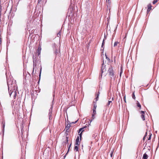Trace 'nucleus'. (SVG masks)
<instances>
[{"mask_svg":"<svg viewBox=\"0 0 159 159\" xmlns=\"http://www.w3.org/2000/svg\"><path fill=\"white\" fill-rule=\"evenodd\" d=\"M108 73L111 78H114L115 72L113 70L112 67L111 66L109 67L108 70Z\"/></svg>","mask_w":159,"mask_h":159,"instance_id":"1","label":"nucleus"},{"mask_svg":"<svg viewBox=\"0 0 159 159\" xmlns=\"http://www.w3.org/2000/svg\"><path fill=\"white\" fill-rule=\"evenodd\" d=\"M106 68L105 66L104 65L103 63L102 64V67L101 68V76H102V74L106 71Z\"/></svg>","mask_w":159,"mask_h":159,"instance_id":"2","label":"nucleus"},{"mask_svg":"<svg viewBox=\"0 0 159 159\" xmlns=\"http://www.w3.org/2000/svg\"><path fill=\"white\" fill-rule=\"evenodd\" d=\"M13 94L14 95V98H16V91L15 90H13L12 91L11 93L10 94V96H11V95Z\"/></svg>","mask_w":159,"mask_h":159,"instance_id":"3","label":"nucleus"},{"mask_svg":"<svg viewBox=\"0 0 159 159\" xmlns=\"http://www.w3.org/2000/svg\"><path fill=\"white\" fill-rule=\"evenodd\" d=\"M141 114L142 115L141 116V118H142V120H145V117L144 114L145 113V112L143 111H141Z\"/></svg>","mask_w":159,"mask_h":159,"instance_id":"4","label":"nucleus"},{"mask_svg":"<svg viewBox=\"0 0 159 159\" xmlns=\"http://www.w3.org/2000/svg\"><path fill=\"white\" fill-rule=\"evenodd\" d=\"M84 128H81L79 130V133H80V132L81 131V133L79 134V135H80V139H81L82 133L84 131Z\"/></svg>","mask_w":159,"mask_h":159,"instance_id":"5","label":"nucleus"},{"mask_svg":"<svg viewBox=\"0 0 159 159\" xmlns=\"http://www.w3.org/2000/svg\"><path fill=\"white\" fill-rule=\"evenodd\" d=\"M75 144L79 145V137H78L76 140Z\"/></svg>","mask_w":159,"mask_h":159,"instance_id":"6","label":"nucleus"},{"mask_svg":"<svg viewBox=\"0 0 159 159\" xmlns=\"http://www.w3.org/2000/svg\"><path fill=\"white\" fill-rule=\"evenodd\" d=\"M152 6L151 4H149L148 5V9L147 11H149L151 9Z\"/></svg>","mask_w":159,"mask_h":159,"instance_id":"7","label":"nucleus"},{"mask_svg":"<svg viewBox=\"0 0 159 159\" xmlns=\"http://www.w3.org/2000/svg\"><path fill=\"white\" fill-rule=\"evenodd\" d=\"M79 145L75 144V150H76V151H78V146Z\"/></svg>","mask_w":159,"mask_h":159,"instance_id":"8","label":"nucleus"},{"mask_svg":"<svg viewBox=\"0 0 159 159\" xmlns=\"http://www.w3.org/2000/svg\"><path fill=\"white\" fill-rule=\"evenodd\" d=\"M148 158V155L146 153H145L143 154V159H147Z\"/></svg>","mask_w":159,"mask_h":159,"instance_id":"9","label":"nucleus"},{"mask_svg":"<svg viewBox=\"0 0 159 159\" xmlns=\"http://www.w3.org/2000/svg\"><path fill=\"white\" fill-rule=\"evenodd\" d=\"M93 114L92 115L93 117L96 113V110H95V109H93Z\"/></svg>","mask_w":159,"mask_h":159,"instance_id":"10","label":"nucleus"},{"mask_svg":"<svg viewBox=\"0 0 159 159\" xmlns=\"http://www.w3.org/2000/svg\"><path fill=\"white\" fill-rule=\"evenodd\" d=\"M118 43V42L117 41L115 42L114 44V47H116V46L117 45Z\"/></svg>","mask_w":159,"mask_h":159,"instance_id":"11","label":"nucleus"},{"mask_svg":"<svg viewBox=\"0 0 159 159\" xmlns=\"http://www.w3.org/2000/svg\"><path fill=\"white\" fill-rule=\"evenodd\" d=\"M112 103V101H109L107 103V106H108L109 105H110V104Z\"/></svg>","mask_w":159,"mask_h":159,"instance_id":"12","label":"nucleus"},{"mask_svg":"<svg viewBox=\"0 0 159 159\" xmlns=\"http://www.w3.org/2000/svg\"><path fill=\"white\" fill-rule=\"evenodd\" d=\"M99 94V92L98 93V94H97V97H96V101H97L98 100Z\"/></svg>","mask_w":159,"mask_h":159,"instance_id":"13","label":"nucleus"},{"mask_svg":"<svg viewBox=\"0 0 159 159\" xmlns=\"http://www.w3.org/2000/svg\"><path fill=\"white\" fill-rule=\"evenodd\" d=\"M41 50V48L40 47H39L38 48V52L39 53V54L40 53V50Z\"/></svg>","mask_w":159,"mask_h":159,"instance_id":"14","label":"nucleus"},{"mask_svg":"<svg viewBox=\"0 0 159 159\" xmlns=\"http://www.w3.org/2000/svg\"><path fill=\"white\" fill-rule=\"evenodd\" d=\"M137 106L139 107H140V108L141 107V105H140V104L139 102H138L137 103Z\"/></svg>","mask_w":159,"mask_h":159,"instance_id":"15","label":"nucleus"},{"mask_svg":"<svg viewBox=\"0 0 159 159\" xmlns=\"http://www.w3.org/2000/svg\"><path fill=\"white\" fill-rule=\"evenodd\" d=\"M96 107H97L96 104H94L93 109H95V110H96Z\"/></svg>","mask_w":159,"mask_h":159,"instance_id":"16","label":"nucleus"},{"mask_svg":"<svg viewBox=\"0 0 159 159\" xmlns=\"http://www.w3.org/2000/svg\"><path fill=\"white\" fill-rule=\"evenodd\" d=\"M157 2V0H154L153 2V4H155Z\"/></svg>","mask_w":159,"mask_h":159,"instance_id":"17","label":"nucleus"},{"mask_svg":"<svg viewBox=\"0 0 159 159\" xmlns=\"http://www.w3.org/2000/svg\"><path fill=\"white\" fill-rule=\"evenodd\" d=\"M61 32H59L57 34V36L58 37H59V36H60V35H61Z\"/></svg>","mask_w":159,"mask_h":159,"instance_id":"18","label":"nucleus"},{"mask_svg":"<svg viewBox=\"0 0 159 159\" xmlns=\"http://www.w3.org/2000/svg\"><path fill=\"white\" fill-rule=\"evenodd\" d=\"M104 41H103L102 44V47H103V45H104Z\"/></svg>","mask_w":159,"mask_h":159,"instance_id":"19","label":"nucleus"},{"mask_svg":"<svg viewBox=\"0 0 159 159\" xmlns=\"http://www.w3.org/2000/svg\"><path fill=\"white\" fill-rule=\"evenodd\" d=\"M133 98L134 99H135V96H134V93L133 94Z\"/></svg>","mask_w":159,"mask_h":159,"instance_id":"20","label":"nucleus"},{"mask_svg":"<svg viewBox=\"0 0 159 159\" xmlns=\"http://www.w3.org/2000/svg\"><path fill=\"white\" fill-rule=\"evenodd\" d=\"M151 135H150L148 138V140H150L151 139Z\"/></svg>","mask_w":159,"mask_h":159,"instance_id":"21","label":"nucleus"},{"mask_svg":"<svg viewBox=\"0 0 159 159\" xmlns=\"http://www.w3.org/2000/svg\"><path fill=\"white\" fill-rule=\"evenodd\" d=\"M112 153H111V157H112Z\"/></svg>","mask_w":159,"mask_h":159,"instance_id":"22","label":"nucleus"},{"mask_svg":"<svg viewBox=\"0 0 159 159\" xmlns=\"http://www.w3.org/2000/svg\"><path fill=\"white\" fill-rule=\"evenodd\" d=\"M0 41H1V38L0 37Z\"/></svg>","mask_w":159,"mask_h":159,"instance_id":"23","label":"nucleus"},{"mask_svg":"<svg viewBox=\"0 0 159 159\" xmlns=\"http://www.w3.org/2000/svg\"><path fill=\"white\" fill-rule=\"evenodd\" d=\"M77 120L75 122V123H76L77 122Z\"/></svg>","mask_w":159,"mask_h":159,"instance_id":"24","label":"nucleus"},{"mask_svg":"<svg viewBox=\"0 0 159 159\" xmlns=\"http://www.w3.org/2000/svg\"><path fill=\"white\" fill-rule=\"evenodd\" d=\"M121 73H120V76L121 75Z\"/></svg>","mask_w":159,"mask_h":159,"instance_id":"25","label":"nucleus"},{"mask_svg":"<svg viewBox=\"0 0 159 159\" xmlns=\"http://www.w3.org/2000/svg\"><path fill=\"white\" fill-rule=\"evenodd\" d=\"M113 98H112V100H113Z\"/></svg>","mask_w":159,"mask_h":159,"instance_id":"26","label":"nucleus"},{"mask_svg":"<svg viewBox=\"0 0 159 159\" xmlns=\"http://www.w3.org/2000/svg\"><path fill=\"white\" fill-rule=\"evenodd\" d=\"M108 1H109V0H108Z\"/></svg>","mask_w":159,"mask_h":159,"instance_id":"27","label":"nucleus"}]
</instances>
